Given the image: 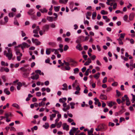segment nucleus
I'll list each match as a JSON object with an SVG mask.
<instances>
[{
	"mask_svg": "<svg viewBox=\"0 0 135 135\" xmlns=\"http://www.w3.org/2000/svg\"><path fill=\"white\" fill-rule=\"evenodd\" d=\"M4 55L8 58L9 60L11 59L13 57L12 50L11 49H8V51H4Z\"/></svg>",
	"mask_w": 135,
	"mask_h": 135,
	"instance_id": "1",
	"label": "nucleus"
},
{
	"mask_svg": "<svg viewBox=\"0 0 135 135\" xmlns=\"http://www.w3.org/2000/svg\"><path fill=\"white\" fill-rule=\"evenodd\" d=\"M30 46V45H28L27 43L24 42L21 44V48L22 50H23L24 48L26 47L28 48Z\"/></svg>",
	"mask_w": 135,
	"mask_h": 135,
	"instance_id": "2",
	"label": "nucleus"
},
{
	"mask_svg": "<svg viewBox=\"0 0 135 135\" xmlns=\"http://www.w3.org/2000/svg\"><path fill=\"white\" fill-rule=\"evenodd\" d=\"M32 41L33 43L35 44L36 45H38L40 44L41 42L38 41V40L37 39H34L33 38L32 39Z\"/></svg>",
	"mask_w": 135,
	"mask_h": 135,
	"instance_id": "3",
	"label": "nucleus"
},
{
	"mask_svg": "<svg viewBox=\"0 0 135 135\" xmlns=\"http://www.w3.org/2000/svg\"><path fill=\"white\" fill-rule=\"evenodd\" d=\"M49 25H48L46 24L44 26L42 27L43 32H45L46 31H48L49 30Z\"/></svg>",
	"mask_w": 135,
	"mask_h": 135,
	"instance_id": "4",
	"label": "nucleus"
},
{
	"mask_svg": "<svg viewBox=\"0 0 135 135\" xmlns=\"http://www.w3.org/2000/svg\"><path fill=\"white\" fill-rule=\"evenodd\" d=\"M63 129L64 130L68 131L69 130V126L66 123H64L62 124Z\"/></svg>",
	"mask_w": 135,
	"mask_h": 135,
	"instance_id": "5",
	"label": "nucleus"
},
{
	"mask_svg": "<svg viewBox=\"0 0 135 135\" xmlns=\"http://www.w3.org/2000/svg\"><path fill=\"white\" fill-rule=\"evenodd\" d=\"M107 104L109 107H112L113 105L116 104L117 103L111 101L109 102H107Z\"/></svg>",
	"mask_w": 135,
	"mask_h": 135,
	"instance_id": "6",
	"label": "nucleus"
},
{
	"mask_svg": "<svg viewBox=\"0 0 135 135\" xmlns=\"http://www.w3.org/2000/svg\"><path fill=\"white\" fill-rule=\"evenodd\" d=\"M124 97L126 98V104L127 106L129 105L130 103L129 102L128 97L127 95H125Z\"/></svg>",
	"mask_w": 135,
	"mask_h": 135,
	"instance_id": "7",
	"label": "nucleus"
},
{
	"mask_svg": "<svg viewBox=\"0 0 135 135\" xmlns=\"http://www.w3.org/2000/svg\"><path fill=\"white\" fill-rule=\"evenodd\" d=\"M27 13L30 15H33L35 13V12L33 9H31Z\"/></svg>",
	"mask_w": 135,
	"mask_h": 135,
	"instance_id": "8",
	"label": "nucleus"
},
{
	"mask_svg": "<svg viewBox=\"0 0 135 135\" xmlns=\"http://www.w3.org/2000/svg\"><path fill=\"white\" fill-rule=\"evenodd\" d=\"M135 14L133 13H131L129 16V19L130 21H132L134 16Z\"/></svg>",
	"mask_w": 135,
	"mask_h": 135,
	"instance_id": "9",
	"label": "nucleus"
},
{
	"mask_svg": "<svg viewBox=\"0 0 135 135\" xmlns=\"http://www.w3.org/2000/svg\"><path fill=\"white\" fill-rule=\"evenodd\" d=\"M40 30V28L39 26H37L36 27V29L33 30V32L35 33L38 34V31H39Z\"/></svg>",
	"mask_w": 135,
	"mask_h": 135,
	"instance_id": "10",
	"label": "nucleus"
},
{
	"mask_svg": "<svg viewBox=\"0 0 135 135\" xmlns=\"http://www.w3.org/2000/svg\"><path fill=\"white\" fill-rule=\"evenodd\" d=\"M76 47L77 50L79 51H81L83 50V48L81 47V45L80 44H78Z\"/></svg>",
	"mask_w": 135,
	"mask_h": 135,
	"instance_id": "11",
	"label": "nucleus"
},
{
	"mask_svg": "<svg viewBox=\"0 0 135 135\" xmlns=\"http://www.w3.org/2000/svg\"><path fill=\"white\" fill-rule=\"evenodd\" d=\"M100 98L102 100H107V97L105 95L101 94L100 96Z\"/></svg>",
	"mask_w": 135,
	"mask_h": 135,
	"instance_id": "12",
	"label": "nucleus"
},
{
	"mask_svg": "<svg viewBox=\"0 0 135 135\" xmlns=\"http://www.w3.org/2000/svg\"><path fill=\"white\" fill-rule=\"evenodd\" d=\"M105 125L103 124H100L98 126V128H99L101 130L104 129L105 128Z\"/></svg>",
	"mask_w": 135,
	"mask_h": 135,
	"instance_id": "13",
	"label": "nucleus"
},
{
	"mask_svg": "<svg viewBox=\"0 0 135 135\" xmlns=\"http://www.w3.org/2000/svg\"><path fill=\"white\" fill-rule=\"evenodd\" d=\"M12 106L13 107L16 108L18 109H20V106L16 103H15L13 104L12 105Z\"/></svg>",
	"mask_w": 135,
	"mask_h": 135,
	"instance_id": "14",
	"label": "nucleus"
},
{
	"mask_svg": "<svg viewBox=\"0 0 135 135\" xmlns=\"http://www.w3.org/2000/svg\"><path fill=\"white\" fill-rule=\"evenodd\" d=\"M100 73L98 72L96 74H95L93 76L96 79H98L100 76Z\"/></svg>",
	"mask_w": 135,
	"mask_h": 135,
	"instance_id": "15",
	"label": "nucleus"
},
{
	"mask_svg": "<svg viewBox=\"0 0 135 135\" xmlns=\"http://www.w3.org/2000/svg\"><path fill=\"white\" fill-rule=\"evenodd\" d=\"M20 69L23 72H26L28 70L30 71L31 70V69L30 68V69H26L24 67H22L20 68Z\"/></svg>",
	"mask_w": 135,
	"mask_h": 135,
	"instance_id": "16",
	"label": "nucleus"
},
{
	"mask_svg": "<svg viewBox=\"0 0 135 135\" xmlns=\"http://www.w3.org/2000/svg\"><path fill=\"white\" fill-rule=\"evenodd\" d=\"M30 73H25L22 75V76L25 78H27L29 76Z\"/></svg>",
	"mask_w": 135,
	"mask_h": 135,
	"instance_id": "17",
	"label": "nucleus"
},
{
	"mask_svg": "<svg viewBox=\"0 0 135 135\" xmlns=\"http://www.w3.org/2000/svg\"><path fill=\"white\" fill-rule=\"evenodd\" d=\"M40 11L42 13H47V10L44 8L43 9H41Z\"/></svg>",
	"mask_w": 135,
	"mask_h": 135,
	"instance_id": "18",
	"label": "nucleus"
},
{
	"mask_svg": "<svg viewBox=\"0 0 135 135\" xmlns=\"http://www.w3.org/2000/svg\"><path fill=\"white\" fill-rule=\"evenodd\" d=\"M48 44L49 46L52 47L55 46L56 45L55 43L53 42H49Z\"/></svg>",
	"mask_w": 135,
	"mask_h": 135,
	"instance_id": "19",
	"label": "nucleus"
},
{
	"mask_svg": "<svg viewBox=\"0 0 135 135\" xmlns=\"http://www.w3.org/2000/svg\"><path fill=\"white\" fill-rule=\"evenodd\" d=\"M55 124L57 126V128H60L62 124V122H60L58 123H57Z\"/></svg>",
	"mask_w": 135,
	"mask_h": 135,
	"instance_id": "20",
	"label": "nucleus"
},
{
	"mask_svg": "<svg viewBox=\"0 0 135 135\" xmlns=\"http://www.w3.org/2000/svg\"><path fill=\"white\" fill-rule=\"evenodd\" d=\"M47 19L50 22H52L53 21V18L52 17L47 16Z\"/></svg>",
	"mask_w": 135,
	"mask_h": 135,
	"instance_id": "21",
	"label": "nucleus"
},
{
	"mask_svg": "<svg viewBox=\"0 0 135 135\" xmlns=\"http://www.w3.org/2000/svg\"><path fill=\"white\" fill-rule=\"evenodd\" d=\"M54 9L56 12H58L59 10L60 6H54Z\"/></svg>",
	"mask_w": 135,
	"mask_h": 135,
	"instance_id": "22",
	"label": "nucleus"
},
{
	"mask_svg": "<svg viewBox=\"0 0 135 135\" xmlns=\"http://www.w3.org/2000/svg\"><path fill=\"white\" fill-rule=\"evenodd\" d=\"M51 53L50 48L46 49V54L49 55Z\"/></svg>",
	"mask_w": 135,
	"mask_h": 135,
	"instance_id": "23",
	"label": "nucleus"
},
{
	"mask_svg": "<svg viewBox=\"0 0 135 135\" xmlns=\"http://www.w3.org/2000/svg\"><path fill=\"white\" fill-rule=\"evenodd\" d=\"M4 92L8 95H9L10 93L9 91L7 90V89H5L4 90Z\"/></svg>",
	"mask_w": 135,
	"mask_h": 135,
	"instance_id": "24",
	"label": "nucleus"
},
{
	"mask_svg": "<svg viewBox=\"0 0 135 135\" xmlns=\"http://www.w3.org/2000/svg\"><path fill=\"white\" fill-rule=\"evenodd\" d=\"M81 42L82 41L80 36L78 38L77 40L76 41V42L77 43H79Z\"/></svg>",
	"mask_w": 135,
	"mask_h": 135,
	"instance_id": "25",
	"label": "nucleus"
},
{
	"mask_svg": "<svg viewBox=\"0 0 135 135\" xmlns=\"http://www.w3.org/2000/svg\"><path fill=\"white\" fill-rule=\"evenodd\" d=\"M101 13L103 15H107L108 14V12L104 10H102L101 11Z\"/></svg>",
	"mask_w": 135,
	"mask_h": 135,
	"instance_id": "26",
	"label": "nucleus"
},
{
	"mask_svg": "<svg viewBox=\"0 0 135 135\" xmlns=\"http://www.w3.org/2000/svg\"><path fill=\"white\" fill-rule=\"evenodd\" d=\"M11 115L10 113H5V117L6 118H8L9 117L11 116Z\"/></svg>",
	"mask_w": 135,
	"mask_h": 135,
	"instance_id": "27",
	"label": "nucleus"
},
{
	"mask_svg": "<svg viewBox=\"0 0 135 135\" xmlns=\"http://www.w3.org/2000/svg\"><path fill=\"white\" fill-rule=\"evenodd\" d=\"M97 16V13L96 12H93L92 13V18L93 19H94Z\"/></svg>",
	"mask_w": 135,
	"mask_h": 135,
	"instance_id": "28",
	"label": "nucleus"
},
{
	"mask_svg": "<svg viewBox=\"0 0 135 135\" xmlns=\"http://www.w3.org/2000/svg\"><path fill=\"white\" fill-rule=\"evenodd\" d=\"M43 126L46 128L47 129L49 127V124L48 123H46L45 125Z\"/></svg>",
	"mask_w": 135,
	"mask_h": 135,
	"instance_id": "29",
	"label": "nucleus"
},
{
	"mask_svg": "<svg viewBox=\"0 0 135 135\" xmlns=\"http://www.w3.org/2000/svg\"><path fill=\"white\" fill-rule=\"evenodd\" d=\"M45 105V103L44 102H43L42 101L41 103H39L38 105L40 107L41 106H44Z\"/></svg>",
	"mask_w": 135,
	"mask_h": 135,
	"instance_id": "30",
	"label": "nucleus"
},
{
	"mask_svg": "<svg viewBox=\"0 0 135 135\" xmlns=\"http://www.w3.org/2000/svg\"><path fill=\"white\" fill-rule=\"evenodd\" d=\"M71 65L72 66H77V64L76 62H74L72 63L71 64Z\"/></svg>",
	"mask_w": 135,
	"mask_h": 135,
	"instance_id": "31",
	"label": "nucleus"
},
{
	"mask_svg": "<svg viewBox=\"0 0 135 135\" xmlns=\"http://www.w3.org/2000/svg\"><path fill=\"white\" fill-rule=\"evenodd\" d=\"M69 49V47L67 45H65L64 46V51H66Z\"/></svg>",
	"mask_w": 135,
	"mask_h": 135,
	"instance_id": "32",
	"label": "nucleus"
},
{
	"mask_svg": "<svg viewBox=\"0 0 135 135\" xmlns=\"http://www.w3.org/2000/svg\"><path fill=\"white\" fill-rule=\"evenodd\" d=\"M16 53L17 55L19 56L20 55V56H22V54L20 53V51L18 52H16Z\"/></svg>",
	"mask_w": 135,
	"mask_h": 135,
	"instance_id": "33",
	"label": "nucleus"
},
{
	"mask_svg": "<svg viewBox=\"0 0 135 135\" xmlns=\"http://www.w3.org/2000/svg\"><path fill=\"white\" fill-rule=\"evenodd\" d=\"M90 70V69H87L85 71V74L86 75L88 76L89 75V71Z\"/></svg>",
	"mask_w": 135,
	"mask_h": 135,
	"instance_id": "34",
	"label": "nucleus"
},
{
	"mask_svg": "<svg viewBox=\"0 0 135 135\" xmlns=\"http://www.w3.org/2000/svg\"><path fill=\"white\" fill-rule=\"evenodd\" d=\"M128 16L127 15H125L123 17V19L125 21H126L128 18Z\"/></svg>",
	"mask_w": 135,
	"mask_h": 135,
	"instance_id": "35",
	"label": "nucleus"
},
{
	"mask_svg": "<svg viewBox=\"0 0 135 135\" xmlns=\"http://www.w3.org/2000/svg\"><path fill=\"white\" fill-rule=\"evenodd\" d=\"M1 78L3 80L4 82H5L6 81V77L4 75H3L1 76Z\"/></svg>",
	"mask_w": 135,
	"mask_h": 135,
	"instance_id": "36",
	"label": "nucleus"
},
{
	"mask_svg": "<svg viewBox=\"0 0 135 135\" xmlns=\"http://www.w3.org/2000/svg\"><path fill=\"white\" fill-rule=\"evenodd\" d=\"M93 130H92V128L91 129V130L88 131V133L89 135H91L93 133Z\"/></svg>",
	"mask_w": 135,
	"mask_h": 135,
	"instance_id": "37",
	"label": "nucleus"
},
{
	"mask_svg": "<svg viewBox=\"0 0 135 135\" xmlns=\"http://www.w3.org/2000/svg\"><path fill=\"white\" fill-rule=\"evenodd\" d=\"M107 77H105L103 80V83H105L107 81Z\"/></svg>",
	"mask_w": 135,
	"mask_h": 135,
	"instance_id": "38",
	"label": "nucleus"
},
{
	"mask_svg": "<svg viewBox=\"0 0 135 135\" xmlns=\"http://www.w3.org/2000/svg\"><path fill=\"white\" fill-rule=\"evenodd\" d=\"M116 92L118 97H119L121 95L120 93L117 90H116Z\"/></svg>",
	"mask_w": 135,
	"mask_h": 135,
	"instance_id": "39",
	"label": "nucleus"
},
{
	"mask_svg": "<svg viewBox=\"0 0 135 135\" xmlns=\"http://www.w3.org/2000/svg\"><path fill=\"white\" fill-rule=\"evenodd\" d=\"M52 3L53 4L57 5V2L54 0H52Z\"/></svg>",
	"mask_w": 135,
	"mask_h": 135,
	"instance_id": "40",
	"label": "nucleus"
},
{
	"mask_svg": "<svg viewBox=\"0 0 135 135\" xmlns=\"http://www.w3.org/2000/svg\"><path fill=\"white\" fill-rule=\"evenodd\" d=\"M74 73H76V72H78L79 71V69L78 68H76L74 70Z\"/></svg>",
	"mask_w": 135,
	"mask_h": 135,
	"instance_id": "41",
	"label": "nucleus"
},
{
	"mask_svg": "<svg viewBox=\"0 0 135 135\" xmlns=\"http://www.w3.org/2000/svg\"><path fill=\"white\" fill-rule=\"evenodd\" d=\"M4 20L6 23L8 21V18L7 16H5L4 18Z\"/></svg>",
	"mask_w": 135,
	"mask_h": 135,
	"instance_id": "42",
	"label": "nucleus"
},
{
	"mask_svg": "<svg viewBox=\"0 0 135 135\" xmlns=\"http://www.w3.org/2000/svg\"><path fill=\"white\" fill-rule=\"evenodd\" d=\"M125 35V34L124 33H121L120 34V38H124Z\"/></svg>",
	"mask_w": 135,
	"mask_h": 135,
	"instance_id": "43",
	"label": "nucleus"
},
{
	"mask_svg": "<svg viewBox=\"0 0 135 135\" xmlns=\"http://www.w3.org/2000/svg\"><path fill=\"white\" fill-rule=\"evenodd\" d=\"M21 32V35L22 37H24L26 35V34L23 31H22Z\"/></svg>",
	"mask_w": 135,
	"mask_h": 135,
	"instance_id": "44",
	"label": "nucleus"
},
{
	"mask_svg": "<svg viewBox=\"0 0 135 135\" xmlns=\"http://www.w3.org/2000/svg\"><path fill=\"white\" fill-rule=\"evenodd\" d=\"M81 39V41H85L84 36H80Z\"/></svg>",
	"mask_w": 135,
	"mask_h": 135,
	"instance_id": "45",
	"label": "nucleus"
},
{
	"mask_svg": "<svg viewBox=\"0 0 135 135\" xmlns=\"http://www.w3.org/2000/svg\"><path fill=\"white\" fill-rule=\"evenodd\" d=\"M70 40V39L68 38H65V41L67 42H69Z\"/></svg>",
	"mask_w": 135,
	"mask_h": 135,
	"instance_id": "46",
	"label": "nucleus"
},
{
	"mask_svg": "<svg viewBox=\"0 0 135 135\" xmlns=\"http://www.w3.org/2000/svg\"><path fill=\"white\" fill-rule=\"evenodd\" d=\"M65 70H69L70 69V68L69 66H66L65 67Z\"/></svg>",
	"mask_w": 135,
	"mask_h": 135,
	"instance_id": "47",
	"label": "nucleus"
},
{
	"mask_svg": "<svg viewBox=\"0 0 135 135\" xmlns=\"http://www.w3.org/2000/svg\"><path fill=\"white\" fill-rule=\"evenodd\" d=\"M8 16L9 17H13V14L12 13H10L8 14Z\"/></svg>",
	"mask_w": 135,
	"mask_h": 135,
	"instance_id": "48",
	"label": "nucleus"
},
{
	"mask_svg": "<svg viewBox=\"0 0 135 135\" xmlns=\"http://www.w3.org/2000/svg\"><path fill=\"white\" fill-rule=\"evenodd\" d=\"M122 101H121V103H122L123 102H124L126 100V98L124 97H124H123L122 98Z\"/></svg>",
	"mask_w": 135,
	"mask_h": 135,
	"instance_id": "49",
	"label": "nucleus"
},
{
	"mask_svg": "<svg viewBox=\"0 0 135 135\" xmlns=\"http://www.w3.org/2000/svg\"><path fill=\"white\" fill-rule=\"evenodd\" d=\"M36 95L38 97H40L41 95V93L40 92H37L36 93Z\"/></svg>",
	"mask_w": 135,
	"mask_h": 135,
	"instance_id": "50",
	"label": "nucleus"
},
{
	"mask_svg": "<svg viewBox=\"0 0 135 135\" xmlns=\"http://www.w3.org/2000/svg\"><path fill=\"white\" fill-rule=\"evenodd\" d=\"M83 57L85 60H87L88 56L87 55H84L83 56Z\"/></svg>",
	"mask_w": 135,
	"mask_h": 135,
	"instance_id": "51",
	"label": "nucleus"
},
{
	"mask_svg": "<svg viewBox=\"0 0 135 135\" xmlns=\"http://www.w3.org/2000/svg\"><path fill=\"white\" fill-rule=\"evenodd\" d=\"M35 72L37 73H39L40 75H41V71L40 70H37L35 71Z\"/></svg>",
	"mask_w": 135,
	"mask_h": 135,
	"instance_id": "52",
	"label": "nucleus"
},
{
	"mask_svg": "<svg viewBox=\"0 0 135 135\" xmlns=\"http://www.w3.org/2000/svg\"><path fill=\"white\" fill-rule=\"evenodd\" d=\"M116 101L117 103L119 104H120L121 103V100L119 99H117Z\"/></svg>",
	"mask_w": 135,
	"mask_h": 135,
	"instance_id": "53",
	"label": "nucleus"
},
{
	"mask_svg": "<svg viewBox=\"0 0 135 135\" xmlns=\"http://www.w3.org/2000/svg\"><path fill=\"white\" fill-rule=\"evenodd\" d=\"M14 23L15 25L17 26H18L19 25V23L16 20L14 21Z\"/></svg>",
	"mask_w": 135,
	"mask_h": 135,
	"instance_id": "54",
	"label": "nucleus"
},
{
	"mask_svg": "<svg viewBox=\"0 0 135 135\" xmlns=\"http://www.w3.org/2000/svg\"><path fill=\"white\" fill-rule=\"evenodd\" d=\"M17 85L18 86H19L20 87L22 86V84L20 82H18L17 83Z\"/></svg>",
	"mask_w": 135,
	"mask_h": 135,
	"instance_id": "55",
	"label": "nucleus"
},
{
	"mask_svg": "<svg viewBox=\"0 0 135 135\" xmlns=\"http://www.w3.org/2000/svg\"><path fill=\"white\" fill-rule=\"evenodd\" d=\"M118 84L116 82H115L114 83H113L112 84V85L113 86H117Z\"/></svg>",
	"mask_w": 135,
	"mask_h": 135,
	"instance_id": "56",
	"label": "nucleus"
},
{
	"mask_svg": "<svg viewBox=\"0 0 135 135\" xmlns=\"http://www.w3.org/2000/svg\"><path fill=\"white\" fill-rule=\"evenodd\" d=\"M112 88L111 87H108L107 88L106 91L107 92H109L112 90Z\"/></svg>",
	"mask_w": 135,
	"mask_h": 135,
	"instance_id": "57",
	"label": "nucleus"
},
{
	"mask_svg": "<svg viewBox=\"0 0 135 135\" xmlns=\"http://www.w3.org/2000/svg\"><path fill=\"white\" fill-rule=\"evenodd\" d=\"M10 130L11 131H16V129L15 128L13 127H11L10 129Z\"/></svg>",
	"mask_w": 135,
	"mask_h": 135,
	"instance_id": "58",
	"label": "nucleus"
},
{
	"mask_svg": "<svg viewBox=\"0 0 135 135\" xmlns=\"http://www.w3.org/2000/svg\"><path fill=\"white\" fill-rule=\"evenodd\" d=\"M125 119L123 118L120 117V119L119 122H121L123 121H124Z\"/></svg>",
	"mask_w": 135,
	"mask_h": 135,
	"instance_id": "59",
	"label": "nucleus"
},
{
	"mask_svg": "<svg viewBox=\"0 0 135 135\" xmlns=\"http://www.w3.org/2000/svg\"><path fill=\"white\" fill-rule=\"evenodd\" d=\"M96 63H97V64L99 65L100 66L101 65V63H100V61H99V60H97V61Z\"/></svg>",
	"mask_w": 135,
	"mask_h": 135,
	"instance_id": "60",
	"label": "nucleus"
},
{
	"mask_svg": "<svg viewBox=\"0 0 135 135\" xmlns=\"http://www.w3.org/2000/svg\"><path fill=\"white\" fill-rule=\"evenodd\" d=\"M69 79H71L72 80H73L75 79V77L73 76H71L69 77Z\"/></svg>",
	"mask_w": 135,
	"mask_h": 135,
	"instance_id": "61",
	"label": "nucleus"
},
{
	"mask_svg": "<svg viewBox=\"0 0 135 135\" xmlns=\"http://www.w3.org/2000/svg\"><path fill=\"white\" fill-rule=\"evenodd\" d=\"M96 58V56L95 55H93L91 57V59L92 60H94Z\"/></svg>",
	"mask_w": 135,
	"mask_h": 135,
	"instance_id": "62",
	"label": "nucleus"
},
{
	"mask_svg": "<svg viewBox=\"0 0 135 135\" xmlns=\"http://www.w3.org/2000/svg\"><path fill=\"white\" fill-rule=\"evenodd\" d=\"M45 84L46 85H48L49 84V81H46L45 82Z\"/></svg>",
	"mask_w": 135,
	"mask_h": 135,
	"instance_id": "63",
	"label": "nucleus"
},
{
	"mask_svg": "<svg viewBox=\"0 0 135 135\" xmlns=\"http://www.w3.org/2000/svg\"><path fill=\"white\" fill-rule=\"evenodd\" d=\"M86 67H84L82 69V72L83 73H84L86 70Z\"/></svg>",
	"mask_w": 135,
	"mask_h": 135,
	"instance_id": "64",
	"label": "nucleus"
}]
</instances>
